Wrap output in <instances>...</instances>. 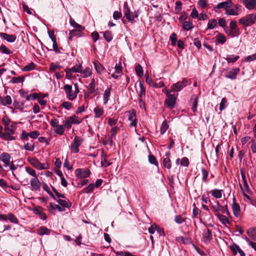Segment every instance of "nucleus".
<instances>
[{
    "instance_id": "45",
    "label": "nucleus",
    "mask_w": 256,
    "mask_h": 256,
    "mask_svg": "<svg viewBox=\"0 0 256 256\" xmlns=\"http://www.w3.org/2000/svg\"><path fill=\"white\" fill-rule=\"evenodd\" d=\"M70 25L73 26L74 28H76V29H80V30H84V28L80 24L76 22L74 20H72L71 18L70 19Z\"/></svg>"
},
{
    "instance_id": "61",
    "label": "nucleus",
    "mask_w": 256,
    "mask_h": 256,
    "mask_svg": "<svg viewBox=\"0 0 256 256\" xmlns=\"http://www.w3.org/2000/svg\"><path fill=\"white\" fill-rule=\"evenodd\" d=\"M1 52L6 54H9L12 53V52L3 44H1Z\"/></svg>"
},
{
    "instance_id": "26",
    "label": "nucleus",
    "mask_w": 256,
    "mask_h": 256,
    "mask_svg": "<svg viewBox=\"0 0 256 256\" xmlns=\"http://www.w3.org/2000/svg\"><path fill=\"white\" fill-rule=\"evenodd\" d=\"M225 32L231 37H234L238 36L240 32L239 30H232L230 28H224Z\"/></svg>"
},
{
    "instance_id": "44",
    "label": "nucleus",
    "mask_w": 256,
    "mask_h": 256,
    "mask_svg": "<svg viewBox=\"0 0 256 256\" xmlns=\"http://www.w3.org/2000/svg\"><path fill=\"white\" fill-rule=\"evenodd\" d=\"M140 90L138 92V96L140 98H142L146 94V88L141 82H140Z\"/></svg>"
},
{
    "instance_id": "11",
    "label": "nucleus",
    "mask_w": 256,
    "mask_h": 256,
    "mask_svg": "<svg viewBox=\"0 0 256 256\" xmlns=\"http://www.w3.org/2000/svg\"><path fill=\"white\" fill-rule=\"evenodd\" d=\"M124 14L128 22L133 23L134 22V16L132 12H131L128 8V4L126 2L124 4Z\"/></svg>"
},
{
    "instance_id": "64",
    "label": "nucleus",
    "mask_w": 256,
    "mask_h": 256,
    "mask_svg": "<svg viewBox=\"0 0 256 256\" xmlns=\"http://www.w3.org/2000/svg\"><path fill=\"white\" fill-rule=\"evenodd\" d=\"M40 133L37 130L32 131L28 133L29 136L34 139H36L38 137Z\"/></svg>"
},
{
    "instance_id": "54",
    "label": "nucleus",
    "mask_w": 256,
    "mask_h": 256,
    "mask_svg": "<svg viewBox=\"0 0 256 256\" xmlns=\"http://www.w3.org/2000/svg\"><path fill=\"white\" fill-rule=\"evenodd\" d=\"M10 120L8 118L5 116L2 118V122L4 125V128H7V127L12 128V125H10Z\"/></svg>"
},
{
    "instance_id": "30",
    "label": "nucleus",
    "mask_w": 256,
    "mask_h": 256,
    "mask_svg": "<svg viewBox=\"0 0 256 256\" xmlns=\"http://www.w3.org/2000/svg\"><path fill=\"white\" fill-rule=\"evenodd\" d=\"M240 174H241V175H242V182H243V184H244V188H245V190H246V191L248 192H250V188L248 186V184L247 182L244 172L243 170H240Z\"/></svg>"
},
{
    "instance_id": "33",
    "label": "nucleus",
    "mask_w": 256,
    "mask_h": 256,
    "mask_svg": "<svg viewBox=\"0 0 256 256\" xmlns=\"http://www.w3.org/2000/svg\"><path fill=\"white\" fill-rule=\"evenodd\" d=\"M216 215L222 224H230V220L225 216L220 214H216Z\"/></svg>"
},
{
    "instance_id": "47",
    "label": "nucleus",
    "mask_w": 256,
    "mask_h": 256,
    "mask_svg": "<svg viewBox=\"0 0 256 256\" xmlns=\"http://www.w3.org/2000/svg\"><path fill=\"white\" fill-rule=\"evenodd\" d=\"M168 128L166 120H164L160 127V134H164Z\"/></svg>"
},
{
    "instance_id": "28",
    "label": "nucleus",
    "mask_w": 256,
    "mask_h": 256,
    "mask_svg": "<svg viewBox=\"0 0 256 256\" xmlns=\"http://www.w3.org/2000/svg\"><path fill=\"white\" fill-rule=\"evenodd\" d=\"M223 190L217 188L214 189L210 192L212 196L216 198H220L222 197Z\"/></svg>"
},
{
    "instance_id": "39",
    "label": "nucleus",
    "mask_w": 256,
    "mask_h": 256,
    "mask_svg": "<svg viewBox=\"0 0 256 256\" xmlns=\"http://www.w3.org/2000/svg\"><path fill=\"white\" fill-rule=\"evenodd\" d=\"M212 208L216 212H218L222 210H224V208L221 206L218 201H216L214 204H212Z\"/></svg>"
},
{
    "instance_id": "46",
    "label": "nucleus",
    "mask_w": 256,
    "mask_h": 256,
    "mask_svg": "<svg viewBox=\"0 0 256 256\" xmlns=\"http://www.w3.org/2000/svg\"><path fill=\"white\" fill-rule=\"evenodd\" d=\"M12 98L10 96H6L2 100H1V104L4 106L10 105L12 104Z\"/></svg>"
},
{
    "instance_id": "52",
    "label": "nucleus",
    "mask_w": 256,
    "mask_h": 256,
    "mask_svg": "<svg viewBox=\"0 0 256 256\" xmlns=\"http://www.w3.org/2000/svg\"><path fill=\"white\" fill-rule=\"evenodd\" d=\"M164 166L168 169H170L172 166L171 161L169 158H166L163 160Z\"/></svg>"
},
{
    "instance_id": "2",
    "label": "nucleus",
    "mask_w": 256,
    "mask_h": 256,
    "mask_svg": "<svg viewBox=\"0 0 256 256\" xmlns=\"http://www.w3.org/2000/svg\"><path fill=\"white\" fill-rule=\"evenodd\" d=\"M256 22V12L247 14L238 20V22L243 26L248 27L252 25Z\"/></svg>"
},
{
    "instance_id": "48",
    "label": "nucleus",
    "mask_w": 256,
    "mask_h": 256,
    "mask_svg": "<svg viewBox=\"0 0 256 256\" xmlns=\"http://www.w3.org/2000/svg\"><path fill=\"white\" fill-rule=\"evenodd\" d=\"M101 164L102 166L104 167H107L110 164V163L106 160L104 152H102Z\"/></svg>"
},
{
    "instance_id": "43",
    "label": "nucleus",
    "mask_w": 256,
    "mask_h": 256,
    "mask_svg": "<svg viewBox=\"0 0 256 256\" xmlns=\"http://www.w3.org/2000/svg\"><path fill=\"white\" fill-rule=\"evenodd\" d=\"M54 132L57 134H62L64 132V126L58 124L54 128Z\"/></svg>"
},
{
    "instance_id": "32",
    "label": "nucleus",
    "mask_w": 256,
    "mask_h": 256,
    "mask_svg": "<svg viewBox=\"0 0 256 256\" xmlns=\"http://www.w3.org/2000/svg\"><path fill=\"white\" fill-rule=\"evenodd\" d=\"M94 117L96 118H100L104 114V112L103 108L99 106L94 108Z\"/></svg>"
},
{
    "instance_id": "5",
    "label": "nucleus",
    "mask_w": 256,
    "mask_h": 256,
    "mask_svg": "<svg viewBox=\"0 0 256 256\" xmlns=\"http://www.w3.org/2000/svg\"><path fill=\"white\" fill-rule=\"evenodd\" d=\"M74 173L78 178L81 179L89 177L90 174V172L88 168H77L75 170Z\"/></svg>"
},
{
    "instance_id": "16",
    "label": "nucleus",
    "mask_w": 256,
    "mask_h": 256,
    "mask_svg": "<svg viewBox=\"0 0 256 256\" xmlns=\"http://www.w3.org/2000/svg\"><path fill=\"white\" fill-rule=\"evenodd\" d=\"M233 5L234 4L232 1H227L220 2L214 8V10L216 11L218 9H220L222 8H224L226 10L228 9V8L232 7Z\"/></svg>"
},
{
    "instance_id": "15",
    "label": "nucleus",
    "mask_w": 256,
    "mask_h": 256,
    "mask_svg": "<svg viewBox=\"0 0 256 256\" xmlns=\"http://www.w3.org/2000/svg\"><path fill=\"white\" fill-rule=\"evenodd\" d=\"M242 3L249 10L256 9V0H243Z\"/></svg>"
},
{
    "instance_id": "24",
    "label": "nucleus",
    "mask_w": 256,
    "mask_h": 256,
    "mask_svg": "<svg viewBox=\"0 0 256 256\" xmlns=\"http://www.w3.org/2000/svg\"><path fill=\"white\" fill-rule=\"evenodd\" d=\"M203 240L206 242H210L212 239V234L210 230L207 228L206 230L204 232L202 237Z\"/></svg>"
},
{
    "instance_id": "40",
    "label": "nucleus",
    "mask_w": 256,
    "mask_h": 256,
    "mask_svg": "<svg viewBox=\"0 0 256 256\" xmlns=\"http://www.w3.org/2000/svg\"><path fill=\"white\" fill-rule=\"evenodd\" d=\"M193 24L190 21H185L182 23V28L186 30H189L193 28Z\"/></svg>"
},
{
    "instance_id": "23",
    "label": "nucleus",
    "mask_w": 256,
    "mask_h": 256,
    "mask_svg": "<svg viewBox=\"0 0 256 256\" xmlns=\"http://www.w3.org/2000/svg\"><path fill=\"white\" fill-rule=\"evenodd\" d=\"M198 99L196 95H192L191 96L190 102L192 104V110L194 112H196L197 110Z\"/></svg>"
},
{
    "instance_id": "35",
    "label": "nucleus",
    "mask_w": 256,
    "mask_h": 256,
    "mask_svg": "<svg viewBox=\"0 0 256 256\" xmlns=\"http://www.w3.org/2000/svg\"><path fill=\"white\" fill-rule=\"evenodd\" d=\"M80 73L82 74L83 78H88L92 74V70L89 67H86L84 70L82 69Z\"/></svg>"
},
{
    "instance_id": "50",
    "label": "nucleus",
    "mask_w": 256,
    "mask_h": 256,
    "mask_svg": "<svg viewBox=\"0 0 256 256\" xmlns=\"http://www.w3.org/2000/svg\"><path fill=\"white\" fill-rule=\"evenodd\" d=\"M227 106V100L226 98H224L222 99L221 102L220 104V108L219 109L220 111H222Z\"/></svg>"
},
{
    "instance_id": "38",
    "label": "nucleus",
    "mask_w": 256,
    "mask_h": 256,
    "mask_svg": "<svg viewBox=\"0 0 256 256\" xmlns=\"http://www.w3.org/2000/svg\"><path fill=\"white\" fill-rule=\"evenodd\" d=\"M239 58V56L232 54L228 56L225 58V60L228 62V63H230L236 62Z\"/></svg>"
},
{
    "instance_id": "25",
    "label": "nucleus",
    "mask_w": 256,
    "mask_h": 256,
    "mask_svg": "<svg viewBox=\"0 0 256 256\" xmlns=\"http://www.w3.org/2000/svg\"><path fill=\"white\" fill-rule=\"evenodd\" d=\"M51 230L48 229L47 228L42 226L40 227L37 230V234L40 236H43L44 234L48 235L50 234Z\"/></svg>"
},
{
    "instance_id": "20",
    "label": "nucleus",
    "mask_w": 256,
    "mask_h": 256,
    "mask_svg": "<svg viewBox=\"0 0 256 256\" xmlns=\"http://www.w3.org/2000/svg\"><path fill=\"white\" fill-rule=\"evenodd\" d=\"M70 30L68 38L70 40H72V38L74 36L81 37L83 36L82 30Z\"/></svg>"
},
{
    "instance_id": "42",
    "label": "nucleus",
    "mask_w": 256,
    "mask_h": 256,
    "mask_svg": "<svg viewBox=\"0 0 256 256\" xmlns=\"http://www.w3.org/2000/svg\"><path fill=\"white\" fill-rule=\"evenodd\" d=\"M95 88H96V82H95L94 78H93L91 82L90 83V84L88 86V88L90 91V92L91 94L94 92L96 90Z\"/></svg>"
},
{
    "instance_id": "4",
    "label": "nucleus",
    "mask_w": 256,
    "mask_h": 256,
    "mask_svg": "<svg viewBox=\"0 0 256 256\" xmlns=\"http://www.w3.org/2000/svg\"><path fill=\"white\" fill-rule=\"evenodd\" d=\"M4 132L1 134V138L6 140H14L16 139L14 134V130L12 128H4Z\"/></svg>"
},
{
    "instance_id": "13",
    "label": "nucleus",
    "mask_w": 256,
    "mask_h": 256,
    "mask_svg": "<svg viewBox=\"0 0 256 256\" xmlns=\"http://www.w3.org/2000/svg\"><path fill=\"white\" fill-rule=\"evenodd\" d=\"M166 96L168 98L166 100L165 103L168 107L172 109L175 105L176 96L171 94Z\"/></svg>"
},
{
    "instance_id": "7",
    "label": "nucleus",
    "mask_w": 256,
    "mask_h": 256,
    "mask_svg": "<svg viewBox=\"0 0 256 256\" xmlns=\"http://www.w3.org/2000/svg\"><path fill=\"white\" fill-rule=\"evenodd\" d=\"M188 84V80L184 78L182 81L178 82L174 84L172 86V92H179L183 88L186 87Z\"/></svg>"
},
{
    "instance_id": "21",
    "label": "nucleus",
    "mask_w": 256,
    "mask_h": 256,
    "mask_svg": "<svg viewBox=\"0 0 256 256\" xmlns=\"http://www.w3.org/2000/svg\"><path fill=\"white\" fill-rule=\"evenodd\" d=\"M1 37L9 42H13L16 40V36L14 34H9L6 33H1Z\"/></svg>"
},
{
    "instance_id": "41",
    "label": "nucleus",
    "mask_w": 256,
    "mask_h": 256,
    "mask_svg": "<svg viewBox=\"0 0 256 256\" xmlns=\"http://www.w3.org/2000/svg\"><path fill=\"white\" fill-rule=\"evenodd\" d=\"M176 240L178 242L184 244H190L191 242L190 238H184V236L177 237Z\"/></svg>"
},
{
    "instance_id": "37",
    "label": "nucleus",
    "mask_w": 256,
    "mask_h": 256,
    "mask_svg": "<svg viewBox=\"0 0 256 256\" xmlns=\"http://www.w3.org/2000/svg\"><path fill=\"white\" fill-rule=\"evenodd\" d=\"M102 33L103 34V36L106 42H110L112 40L113 36L110 31L107 30Z\"/></svg>"
},
{
    "instance_id": "58",
    "label": "nucleus",
    "mask_w": 256,
    "mask_h": 256,
    "mask_svg": "<svg viewBox=\"0 0 256 256\" xmlns=\"http://www.w3.org/2000/svg\"><path fill=\"white\" fill-rule=\"evenodd\" d=\"M145 76H146V82L150 86L154 88V84H155L156 82H154V80H152V78H150L148 76L146 75V74H145Z\"/></svg>"
},
{
    "instance_id": "57",
    "label": "nucleus",
    "mask_w": 256,
    "mask_h": 256,
    "mask_svg": "<svg viewBox=\"0 0 256 256\" xmlns=\"http://www.w3.org/2000/svg\"><path fill=\"white\" fill-rule=\"evenodd\" d=\"M202 180L205 182H208V172L204 168H202Z\"/></svg>"
},
{
    "instance_id": "12",
    "label": "nucleus",
    "mask_w": 256,
    "mask_h": 256,
    "mask_svg": "<svg viewBox=\"0 0 256 256\" xmlns=\"http://www.w3.org/2000/svg\"><path fill=\"white\" fill-rule=\"evenodd\" d=\"M30 162L36 168L39 170H42L47 168V164H42L36 158H32Z\"/></svg>"
},
{
    "instance_id": "3",
    "label": "nucleus",
    "mask_w": 256,
    "mask_h": 256,
    "mask_svg": "<svg viewBox=\"0 0 256 256\" xmlns=\"http://www.w3.org/2000/svg\"><path fill=\"white\" fill-rule=\"evenodd\" d=\"M1 161L3 162L4 167L7 170H10L13 171L16 169L13 162L10 160V156L8 154L3 152L1 154Z\"/></svg>"
},
{
    "instance_id": "8",
    "label": "nucleus",
    "mask_w": 256,
    "mask_h": 256,
    "mask_svg": "<svg viewBox=\"0 0 256 256\" xmlns=\"http://www.w3.org/2000/svg\"><path fill=\"white\" fill-rule=\"evenodd\" d=\"M32 210L35 214L38 216L41 220H46L47 216L46 214L44 212V208L40 206H34L32 209Z\"/></svg>"
},
{
    "instance_id": "10",
    "label": "nucleus",
    "mask_w": 256,
    "mask_h": 256,
    "mask_svg": "<svg viewBox=\"0 0 256 256\" xmlns=\"http://www.w3.org/2000/svg\"><path fill=\"white\" fill-rule=\"evenodd\" d=\"M30 186L32 189L34 191H40L41 186V182H40L37 176L32 178L30 180Z\"/></svg>"
},
{
    "instance_id": "31",
    "label": "nucleus",
    "mask_w": 256,
    "mask_h": 256,
    "mask_svg": "<svg viewBox=\"0 0 256 256\" xmlns=\"http://www.w3.org/2000/svg\"><path fill=\"white\" fill-rule=\"evenodd\" d=\"M57 202L62 207H64L65 209L66 208H69L71 206V204L68 200H66L60 198L57 200Z\"/></svg>"
},
{
    "instance_id": "60",
    "label": "nucleus",
    "mask_w": 256,
    "mask_h": 256,
    "mask_svg": "<svg viewBox=\"0 0 256 256\" xmlns=\"http://www.w3.org/2000/svg\"><path fill=\"white\" fill-rule=\"evenodd\" d=\"M174 222L178 224H181L185 222V218L180 215H178L175 216Z\"/></svg>"
},
{
    "instance_id": "9",
    "label": "nucleus",
    "mask_w": 256,
    "mask_h": 256,
    "mask_svg": "<svg viewBox=\"0 0 256 256\" xmlns=\"http://www.w3.org/2000/svg\"><path fill=\"white\" fill-rule=\"evenodd\" d=\"M128 119L130 122V126L136 127L137 125V120L136 118V112L134 110H132L128 112Z\"/></svg>"
},
{
    "instance_id": "19",
    "label": "nucleus",
    "mask_w": 256,
    "mask_h": 256,
    "mask_svg": "<svg viewBox=\"0 0 256 256\" xmlns=\"http://www.w3.org/2000/svg\"><path fill=\"white\" fill-rule=\"evenodd\" d=\"M8 220L10 222L14 224H18V218L12 214L8 215L1 214V220Z\"/></svg>"
},
{
    "instance_id": "62",
    "label": "nucleus",
    "mask_w": 256,
    "mask_h": 256,
    "mask_svg": "<svg viewBox=\"0 0 256 256\" xmlns=\"http://www.w3.org/2000/svg\"><path fill=\"white\" fill-rule=\"evenodd\" d=\"M34 68V64L33 62H31L28 64L26 66L23 68L22 70L24 72L30 71Z\"/></svg>"
},
{
    "instance_id": "55",
    "label": "nucleus",
    "mask_w": 256,
    "mask_h": 256,
    "mask_svg": "<svg viewBox=\"0 0 256 256\" xmlns=\"http://www.w3.org/2000/svg\"><path fill=\"white\" fill-rule=\"evenodd\" d=\"M136 72L137 75L140 77H142L143 76V69L142 66L140 64L137 65L136 66Z\"/></svg>"
},
{
    "instance_id": "34",
    "label": "nucleus",
    "mask_w": 256,
    "mask_h": 256,
    "mask_svg": "<svg viewBox=\"0 0 256 256\" xmlns=\"http://www.w3.org/2000/svg\"><path fill=\"white\" fill-rule=\"evenodd\" d=\"M216 41L222 44H223L226 42V36L222 34H218V35L216 36Z\"/></svg>"
},
{
    "instance_id": "59",
    "label": "nucleus",
    "mask_w": 256,
    "mask_h": 256,
    "mask_svg": "<svg viewBox=\"0 0 256 256\" xmlns=\"http://www.w3.org/2000/svg\"><path fill=\"white\" fill-rule=\"evenodd\" d=\"M217 24V21L215 19L209 20L208 24V29H213Z\"/></svg>"
},
{
    "instance_id": "27",
    "label": "nucleus",
    "mask_w": 256,
    "mask_h": 256,
    "mask_svg": "<svg viewBox=\"0 0 256 256\" xmlns=\"http://www.w3.org/2000/svg\"><path fill=\"white\" fill-rule=\"evenodd\" d=\"M94 65L95 70L98 74H101L104 70V68L98 60H94Z\"/></svg>"
},
{
    "instance_id": "18",
    "label": "nucleus",
    "mask_w": 256,
    "mask_h": 256,
    "mask_svg": "<svg viewBox=\"0 0 256 256\" xmlns=\"http://www.w3.org/2000/svg\"><path fill=\"white\" fill-rule=\"evenodd\" d=\"M232 208L234 216L236 217L238 216L240 210V206L238 204L236 203L234 197L233 198V203L232 206Z\"/></svg>"
},
{
    "instance_id": "22",
    "label": "nucleus",
    "mask_w": 256,
    "mask_h": 256,
    "mask_svg": "<svg viewBox=\"0 0 256 256\" xmlns=\"http://www.w3.org/2000/svg\"><path fill=\"white\" fill-rule=\"evenodd\" d=\"M246 234L252 241L256 240V228L248 229L246 231Z\"/></svg>"
},
{
    "instance_id": "1",
    "label": "nucleus",
    "mask_w": 256,
    "mask_h": 256,
    "mask_svg": "<svg viewBox=\"0 0 256 256\" xmlns=\"http://www.w3.org/2000/svg\"><path fill=\"white\" fill-rule=\"evenodd\" d=\"M64 89L65 91L67 98L70 100H74L80 92L77 84H74V90H73L72 85L68 84L64 85Z\"/></svg>"
},
{
    "instance_id": "49",
    "label": "nucleus",
    "mask_w": 256,
    "mask_h": 256,
    "mask_svg": "<svg viewBox=\"0 0 256 256\" xmlns=\"http://www.w3.org/2000/svg\"><path fill=\"white\" fill-rule=\"evenodd\" d=\"M69 118L72 123L74 124H80L82 122V120L80 118L76 116L75 115H72L69 117Z\"/></svg>"
},
{
    "instance_id": "6",
    "label": "nucleus",
    "mask_w": 256,
    "mask_h": 256,
    "mask_svg": "<svg viewBox=\"0 0 256 256\" xmlns=\"http://www.w3.org/2000/svg\"><path fill=\"white\" fill-rule=\"evenodd\" d=\"M82 142V139L78 136H76L73 140L72 144L70 146V150L74 153H77L79 151V146L81 144Z\"/></svg>"
},
{
    "instance_id": "14",
    "label": "nucleus",
    "mask_w": 256,
    "mask_h": 256,
    "mask_svg": "<svg viewBox=\"0 0 256 256\" xmlns=\"http://www.w3.org/2000/svg\"><path fill=\"white\" fill-rule=\"evenodd\" d=\"M240 71V69L238 68H232L229 72H227L226 74V77L231 80H234L236 78Z\"/></svg>"
},
{
    "instance_id": "56",
    "label": "nucleus",
    "mask_w": 256,
    "mask_h": 256,
    "mask_svg": "<svg viewBox=\"0 0 256 256\" xmlns=\"http://www.w3.org/2000/svg\"><path fill=\"white\" fill-rule=\"evenodd\" d=\"M26 171L28 174L30 175L33 176V178H34L35 176H37V175L36 174V171L32 168L30 167L26 166L25 167Z\"/></svg>"
},
{
    "instance_id": "53",
    "label": "nucleus",
    "mask_w": 256,
    "mask_h": 256,
    "mask_svg": "<svg viewBox=\"0 0 256 256\" xmlns=\"http://www.w3.org/2000/svg\"><path fill=\"white\" fill-rule=\"evenodd\" d=\"M24 80V77L18 76V77H13L10 82L12 84H18L22 82Z\"/></svg>"
},
{
    "instance_id": "36",
    "label": "nucleus",
    "mask_w": 256,
    "mask_h": 256,
    "mask_svg": "<svg viewBox=\"0 0 256 256\" xmlns=\"http://www.w3.org/2000/svg\"><path fill=\"white\" fill-rule=\"evenodd\" d=\"M120 128L118 126H114L110 130V142L113 143V137L116 135V132L119 130Z\"/></svg>"
},
{
    "instance_id": "29",
    "label": "nucleus",
    "mask_w": 256,
    "mask_h": 256,
    "mask_svg": "<svg viewBox=\"0 0 256 256\" xmlns=\"http://www.w3.org/2000/svg\"><path fill=\"white\" fill-rule=\"evenodd\" d=\"M110 92L111 88H108L105 90L103 94V100L104 104H106L108 103L110 96Z\"/></svg>"
},
{
    "instance_id": "63",
    "label": "nucleus",
    "mask_w": 256,
    "mask_h": 256,
    "mask_svg": "<svg viewBox=\"0 0 256 256\" xmlns=\"http://www.w3.org/2000/svg\"><path fill=\"white\" fill-rule=\"evenodd\" d=\"M24 148L26 150L32 152L34 149V144L32 143H27L24 145Z\"/></svg>"
},
{
    "instance_id": "51",
    "label": "nucleus",
    "mask_w": 256,
    "mask_h": 256,
    "mask_svg": "<svg viewBox=\"0 0 256 256\" xmlns=\"http://www.w3.org/2000/svg\"><path fill=\"white\" fill-rule=\"evenodd\" d=\"M94 188V184H90L88 186H86V188H84L82 190V193H86V194L89 193L90 192H92Z\"/></svg>"
},
{
    "instance_id": "17",
    "label": "nucleus",
    "mask_w": 256,
    "mask_h": 256,
    "mask_svg": "<svg viewBox=\"0 0 256 256\" xmlns=\"http://www.w3.org/2000/svg\"><path fill=\"white\" fill-rule=\"evenodd\" d=\"M240 10V8L239 6L238 5H234L233 8L226 9V14L227 15L238 16Z\"/></svg>"
}]
</instances>
